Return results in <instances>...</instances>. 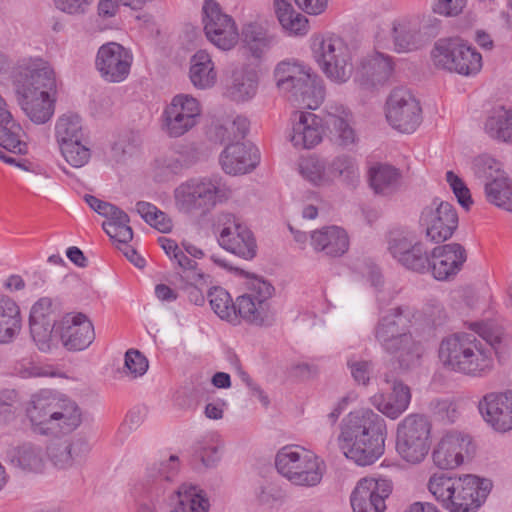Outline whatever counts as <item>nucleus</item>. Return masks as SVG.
<instances>
[{
	"mask_svg": "<svg viewBox=\"0 0 512 512\" xmlns=\"http://www.w3.org/2000/svg\"><path fill=\"white\" fill-rule=\"evenodd\" d=\"M432 424L423 414H409L397 425L396 451L408 463H421L428 455Z\"/></svg>",
	"mask_w": 512,
	"mask_h": 512,
	"instance_id": "obj_9",
	"label": "nucleus"
},
{
	"mask_svg": "<svg viewBox=\"0 0 512 512\" xmlns=\"http://www.w3.org/2000/svg\"><path fill=\"white\" fill-rule=\"evenodd\" d=\"M230 194V189L216 177L190 178L173 192L176 208L186 214L207 213Z\"/></svg>",
	"mask_w": 512,
	"mask_h": 512,
	"instance_id": "obj_8",
	"label": "nucleus"
},
{
	"mask_svg": "<svg viewBox=\"0 0 512 512\" xmlns=\"http://www.w3.org/2000/svg\"><path fill=\"white\" fill-rule=\"evenodd\" d=\"M59 147L61 154L72 167L81 168L90 160V148L83 143V140L64 144Z\"/></svg>",
	"mask_w": 512,
	"mask_h": 512,
	"instance_id": "obj_55",
	"label": "nucleus"
},
{
	"mask_svg": "<svg viewBox=\"0 0 512 512\" xmlns=\"http://www.w3.org/2000/svg\"><path fill=\"white\" fill-rule=\"evenodd\" d=\"M138 214L152 227L162 233L170 232L172 229L171 219L155 205L140 201L136 204Z\"/></svg>",
	"mask_w": 512,
	"mask_h": 512,
	"instance_id": "obj_53",
	"label": "nucleus"
},
{
	"mask_svg": "<svg viewBox=\"0 0 512 512\" xmlns=\"http://www.w3.org/2000/svg\"><path fill=\"white\" fill-rule=\"evenodd\" d=\"M388 250L403 267L417 273L430 271L431 253L421 241H416L412 233L396 231L391 233Z\"/></svg>",
	"mask_w": 512,
	"mask_h": 512,
	"instance_id": "obj_17",
	"label": "nucleus"
},
{
	"mask_svg": "<svg viewBox=\"0 0 512 512\" xmlns=\"http://www.w3.org/2000/svg\"><path fill=\"white\" fill-rule=\"evenodd\" d=\"M274 8L282 27L293 35H305L309 30L308 19L296 12L288 0H275Z\"/></svg>",
	"mask_w": 512,
	"mask_h": 512,
	"instance_id": "obj_43",
	"label": "nucleus"
},
{
	"mask_svg": "<svg viewBox=\"0 0 512 512\" xmlns=\"http://www.w3.org/2000/svg\"><path fill=\"white\" fill-rule=\"evenodd\" d=\"M16 96L22 111L35 124H44L54 115L56 93H16Z\"/></svg>",
	"mask_w": 512,
	"mask_h": 512,
	"instance_id": "obj_34",
	"label": "nucleus"
},
{
	"mask_svg": "<svg viewBox=\"0 0 512 512\" xmlns=\"http://www.w3.org/2000/svg\"><path fill=\"white\" fill-rule=\"evenodd\" d=\"M385 116L393 129L411 134L422 122V108L410 91L394 89L386 101Z\"/></svg>",
	"mask_w": 512,
	"mask_h": 512,
	"instance_id": "obj_15",
	"label": "nucleus"
},
{
	"mask_svg": "<svg viewBox=\"0 0 512 512\" xmlns=\"http://www.w3.org/2000/svg\"><path fill=\"white\" fill-rule=\"evenodd\" d=\"M312 56L324 76L332 83H347L354 74V50L333 33L311 37Z\"/></svg>",
	"mask_w": 512,
	"mask_h": 512,
	"instance_id": "obj_6",
	"label": "nucleus"
},
{
	"mask_svg": "<svg viewBox=\"0 0 512 512\" xmlns=\"http://www.w3.org/2000/svg\"><path fill=\"white\" fill-rule=\"evenodd\" d=\"M423 322L434 328L444 325L448 320V314L444 306L436 301H428L422 309Z\"/></svg>",
	"mask_w": 512,
	"mask_h": 512,
	"instance_id": "obj_59",
	"label": "nucleus"
},
{
	"mask_svg": "<svg viewBox=\"0 0 512 512\" xmlns=\"http://www.w3.org/2000/svg\"><path fill=\"white\" fill-rule=\"evenodd\" d=\"M475 176L484 182L493 181L496 178L506 177L502 163L489 155H480L473 160Z\"/></svg>",
	"mask_w": 512,
	"mask_h": 512,
	"instance_id": "obj_52",
	"label": "nucleus"
},
{
	"mask_svg": "<svg viewBox=\"0 0 512 512\" xmlns=\"http://www.w3.org/2000/svg\"><path fill=\"white\" fill-rule=\"evenodd\" d=\"M24 138L25 132L10 112L7 118L0 116V147L14 154H26L28 145Z\"/></svg>",
	"mask_w": 512,
	"mask_h": 512,
	"instance_id": "obj_42",
	"label": "nucleus"
},
{
	"mask_svg": "<svg viewBox=\"0 0 512 512\" xmlns=\"http://www.w3.org/2000/svg\"><path fill=\"white\" fill-rule=\"evenodd\" d=\"M475 449L469 434L453 430L441 437L433 450L432 459L440 469H455L462 465L466 458L472 457Z\"/></svg>",
	"mask_w": 512,
	"mask_h": 512,
	"instance_id": "obj_18",
	"label": "nucleus"
},
{
	"mask_svg": "<svg viewBox=\"0 0 512 512\" xmlns=\"http://www.w3.org/2000/svg\"><path fill=\"white\" fill-rule=\"evenodd\" d=\"M492 483L474 475L457 479L451 512H469L478 509L486 500Z\"/></svg>",
	"mask_w": 512,
	"mask_h": 512,
	"instance_id": "obj_26",
	"label": "nucleus"
},
{
	"mask_svg": "<svg viewBox=\"0 0 512 512\" xmlns=\"http://www.w3.org/2000/svg\"><path fill=\"white\" fill-rule=\"evenodd\" d=\"M328 177L329 185L336 180L348 184L354 183L359 178V167L355 158L342 154L328 161Z\"/></svg>",
	"mask_w": 512,
	"mask_h": 512,
	"instance_id": "obj_44",
	"label": "nucleus"
},
{
	"mask_svg": "<svg viewBox=\"0 0 512 512\" xmlns=\"http://www.w3.org/2000/svg\"><path fill=\"white\" fill-rule=\"evenodd\" d=\"M13 84L16 93H56L54 70L42 60L20 67L14 75Z\"/></svg>",
	"mask_w": 512,
	"mask_h": 512,
	"instance_id": "obj_21",
	"label": "nucleus"
},
{
	"mask_svg": "<svg viewBox=\"0 0 512 512\" xmlns=\"http://www.w3.org/2000/svg\"><path fill=\"white\" fill-rule=\"evenodd\" d=\"M55 137L59 146L84 139L82 119L74 113L60 116L55 124Z\"/></svg>",
	"mask_w": 512,
	"mask_h": 512,
	"instance_id": "obj_47",
	"label": "nucleus"
},
{
	"mask_svg": "<svg viewBox=\"0 0 512 512\" xmlns=\"http://www.w3.org/2000/svg\"><path fill=\"white\" fill-rule=\"evenodd\" d=\"M348 366L355 382L363 386H367L369 384L373 370L372 363L370 361H349Z\"/></svg>",
	"mask_w": 512,
	"mask_h": 512,
	"instance_id": "obj_64",
	"label": "nucleus"
},
{
	"mask_svg": "<svg viewBox=\"0 0 512 512\" xmlns=\"http://www.w3.org/2000/svg\"><path fill=\"white\" fill-rule=\"evenodd\" d=\"M478 409L495 431L505 433L512 430V389L485 394L478 403Z\"/></svg>",
	"mask_w": 512,
	"mask_h": 512,
	"instance_id": "obj_22",
	"label": "nucleus"
},
{
	"mask_svg": "<svg viewBox=\"0 0 512 512\" xmlns=\"http://www.w3.org/2000/svg\"><path fill=\"white\" fill-rule=\"evenodd\" d=\"M275 467L290 483L301 487L317 486L325 473V462L300 445L282 447L275 456Z\"/></svg>",
	"mask_w": 512,
	"mask_h": 512,
	"instance_id": "obj_7",
	"label": "nucleus"
},
{
	"mask_svg": "<svg viewBox=\"0 0 512 512\" xmlns=\"http://www.w3.org/2000/svg\"><path fill=\"white\" fill-rule=\"evenodd\" d=\"M446 180L449 183L454 195L456 196L459 204L468 209L473 203L470 191L461 178L458 177L453 171L446 173Z\"/></svg>",
	"mask_w": 512,
	"mask_h": 512,
	"instance_id": "obj_60",
	"label": "nucleus"
},
{
	"mask_svg": "<svg viewBox=\"0 0 512 512\" xmlns=\"http://www.w3.org/2000/svg\"><path fill=\"white\" fill-rule=\"evenodd\" d=\"M189 79L198 90H208L216 85L218 72L212 56L206 50L200 49L190 58Z\"/></svg>",
	"mask_w": 512,
	"mask_h": 512,
	"instance_id": "obj_35",
	"label": "nucleus"
},
{
	"mask_svg": "<svg viewBox=\"0 0 512 512\" xmlns=\"http://www.w3.org/2000/svg\"><path fill=\"white\" fill-rule=\"evenodd\" d=\"M26 417L35 434L69 433L81 424V412L71 399L50 390H41L27 403Z\"/></svg>",
	"mask_w": 512,
	"mask_h": 512,
	"instance_id": "obj_4",
	"label": "nucleus"
},
{
	"mask_svg": "<svg viewBox=\"0 0 512 512\" xmlns=\"http://www.w3.org/2000/svg\"><path fill=\"white\" fill-rule=\"evenodd\" d=\"M386 436L385 420L371 409H360L343 419L338 445L348 459L367 466L383 455Z\"/></svg>",
	"mask_w": 512,
	"mask_h": 512,
	"instance_id": "obj_2",
	"label": "nucleus"
},
{
	"mask_svg": "<svg viewBox=\"0 0 512 512\" xmlns=\"http://www.w3.org/2000/svg\"><path fill=\"white\" fill-rule=\"evenodd\" d=\"M419 226L427 240L442 243L451 238L458 227L457 211L449 202L436 198L422 209Z\"/></svg>",
	"mask_w": 512,
	"mask_h": 512,
	"instance_id": "obj_14",
	"label": "nucleus"
},
{
	"mask_svg": "<svg viewBox=\"0 0 512 512\" xmlns=\"http://www.w3.org/2000/svg\"><path fill=\"white\" fill-rule=\"evenodd\" d=\"M256 89L257 78L254 71L245 67L233 71L232 82L228 90L234 100L245 101L254 96Z\"/></svg>",
	"mask_w": 512,
	"mask_h": 512,
	"instance_id": "obj_45",
	"label": "nucleus"
},
{
	"mask_svg": "<svg viewBox=\"0 0 512 512\" xmlns=\"http://www.w3.org/2000/svg\"><path fill=\"white\" fill-rule=\"evenodd\" d=\"M19 402L18 392L6 389L0 392V423H6L14 417L15 405Z\"/></svg>",
	"mask_w": 512,
	"mask_h": 512,
	"instance_id": "obj_61",
	"label": "nucleus"
},
{
	"mask_svg": "<svg viewBox=\"0 0 512 512\" xmlns=\"http://www.w3.org/2000/svg\"><path fill=\"white\" fill-rule=\"evenodd\" d=\"M213 229L219 245L246 260L256 256L257 243L250 228L236 215L229 212L219 213Z\"/></svg>",
	"mask_w": 512,
	"mask_h": 512,
	"instance_id": "obj_11",
	"label": "nucleus"
},
{
	"mask_svg": "<svg viewBox=\"0 0 512 512\" xmlns=\"http://www.w3.org/2000/svg\"><path fill=\"white\" fill-rule=\"evenodd\" d=\"M370 401L379 412L394 420L408 409L411 391L405 384H396L395 387H392V393L388 397L384 393H376Z\"/></svg>",
	"mask_w": 512,
	"mask_h": 512,
	"instance_id": "obj_36",
	"label": "nucleus"
},
{
	"mask_svg": "<svg viewBox=\"0 0 512 512\" xmlns=\"http://www.w3.org/2000/svg\"><path fill=\"white\" fill-rule=\"evenodd\" d=\"M484 132L498 143L512 144V109H493L485 119Z\"/></svg>",
	"mask_w": 512,
	"mask_h": 512,
	"instance_id": "obj_41",
	"label": "nucleus"
},
{
	"mask_svg": "<svg viewBox=\"0 0 512 512\" xmlns=\"http://www.w3.org/2000/svg\"><path fill=\"white\" fill-rule=\"evenodd\" d=\"M178 468L179 461L175 455H171L167 460L154 463L147 470V483L157 479L169 481L176 475Z\"/></svg>",
	"mask_w": 512,
	"mask_h": 512,
	"instance_id": "obj_57",
	"label": "nucleus"
},
{
	"mask_svg": "<svg viewBox=\"0 0 512 512\" xmlns=\"http://www.w3.org/2000/svg\"><path fill=\"white\" fill-rule=\"evenodd\" d=\"M208 299L212 310L221 319L229 322L237 320L236 302L232 301L230 294L222 287H213L208 292Z\"/></svg>",
	"mask_w": 512,
	"mask_h": 512,
	"instance_id": "obj_50",
	"label": "nucleus"
},
{
	"mask_svg": "<svg viewBox=\"0 0 512 512\" xmlns=\"http://www.w3.org/2000/svg\"><path fill=\"white\" fill-rule=\"evenodd\" d=\"M273 76L278 90L296 106L314 110L324 99L322 80L311 67L299 60L280 61Z\"/></svg>",
	"mask_w": 512,
	"mask_h": 512,
	"instance_id": "obj_5",
	"label": "nucleus"
},
{
	"mask_svg": "<svg viewBox=\"0 0 512 512\" xmlns=\"http://www.w3.org/2000/svg\"><path fill=\"white\" fill-rule=\"evenodd\" d=\"M455 477H449L443 473L434 474L430 477L428 482V489L432 495L440 502L443 503L445 509L451 510L454 493L457 485Z\"/></svg>",
	"mask_w": 512,
	"mask_h": 512,
	"instance_id": "obj_49",
	"label": "nucleus"
},
{
	"mask_svg": "<svg viewBox=\"0 0 512 512\" xmlns=\"http://www.w3.org/2000/svg\"><path fill=\"white\" fill-rule=\"evenodd\" d=\"M132 52L116 42L103 44L97 52L95 66L101 78L109 83H120L130 74Z\"/></svg>",
	"mask_w": 512,
	"mask_h": 512,
	"instance_id": "obj_19",
	"label": "nucleus"
},
{
	"mask_svg": "<svg viewBox=\"0 0 512 512\" xmlns=\"http://www.w3.org/2000/svg\"><path fill=\"white\" fill-rule=\"evenodd\" d=\"M466 259V250L459 243L437 246L431 251L430 271L435 279L448 280L462 269Z\"/></svg>",
	"mask_w": 512,
	"mask_h": 512,
	"instance_id": "obj_27",
	"label": "nucleus"
},
{
	"mask_svg": "<svg viewBox=\"0 0 512 512\" xmlns=\"http://www.w3.org/2000/svg\"><path fill=\"white\" fill-rule=\"evenodd\" d=\"M292 130L289 139L298 149H312L323 137L322 119L312 112L295 111L291 117Z\"/></svg>",
	"mask_w": 512,
	"mask_h": 512,
	"instance_id": "obj_29",
	"label": "nucleus"
},
{
	"mask_svg": "<svg viewBox=\"0 0 512 512\" xmlns=\"http://www.w3.org/2000/svg\"><path fill=\"white\" fill-rule=\"evenodd\" d=\"M369 182L375 193L390 195L400 188L402 173L392 165L377 163L369 169Z\"/></svg>",
	"mask_w": 512,
	"mask_h": 512,
	"instance_id": "obj_39",
	"label": "nucleus"
},
{
	"mask_svg": "<svg viewBox=\"0 0 512 512\" xmlns=\"http://www.w3.org/2000/svg\"><path fill=\"white\" fill-rule=\"evenodd\" d=\"M197 161L196 150L188 145L178 144L155 160L154 178L167 182L181 175Z\"/></svg>",
	"mask_w": 512,
	"mask_h": 512,
	"instance_id": "obj_24",
	"label": "nucleus"
},
{
	"mask_svg": "<svg viewBox=\"0 0 512 512\" xmlns=\"http://www.w3.org/2000/svg\"><path fill=\"white\" fill-rule=\"evenodd\" d=\"M174 261L184 273H186V279L193 284H208L209 275L203 273L197 269V263L190 259L185 252L180 250L178 254L174 255Z\"/></svg>",
	"mask_w": 512,
	"mask_h": 512,
	"instance_id": "obj_56",
	"label": "nucleus"
},
{
	"mask_svg": "<svg viewBox=\"0 0 512 512\" xmlns=\"http://www.w3.org/2000/svg\"><path fill=\"white\" fill-rule=\"evenodd\" d=\"M472 332H458L442 339L439 359L449 371L469 377L482 378L494 369V354L501 335L483 321L469 322Z\"/></svg>",
	"mask_w": 512,
	"mask_h": 512,
	"instance_id": "obj_1",
	"label": "nucleus"
},
{
	"mask_svg": "<svg viewBox=\"0 0 512 512\" xmlns=\"http://www.w3.org/2000/svg\"><path fill=\"white\" fill-rule=\"evenodd\" d=\"M84 200L91 209L107 218L102 228L109 237L118 236L124 241L133 238L132 228L128 225L129 217L123 210L92 195H85Z\"/></svg>",
	"mask_w": 512,
	"mask_h": 512,
	"instance_id": "obj_30",
	"label": "nucleus"
},
{
	"mask_svg": "<svg viewBox=\"0 0 512 512\" xmlns=\"http://www.w3.org/2000/svg\"><path fill=\"white\" fill-rule=\"evenodd\" d=\"M273 287L259 277H250L246 281V292L236 299L237 318L262 326L271 320L269 299Z\"/></svg>",
	"mask_w": 512,
	"mask_h": 512,
	"instance_id": "obj_13",
	"label": "nucleus"
},
{
	"mask_svg": "<svg viewBox=\"0 0 512 512\" xmlns=\"http://www.w3.org/2000/svg\"><path fill=\"white\" fill-rule=\"evenodd\" d=\"M125 368L132 377L137 378L146 373L148 361L139 351L131 349L125 354Z\"/></svg>",
	"mask_w": 512,
	"mask_h": 512,
	"instance_id": "obj_62",
	"label": "nucleus"
},
{
	"mask_svg": "<svg viewBox=\"0 0 512 512\" xmlns=\"http://www.w3.org/2000/svg\"><path fill=\"white\" fill-rule=\"evenodd\" d=\"M31 336L39 350L46 352L51 348L55 321L29 322Z\"/></svg>",
	"mask_w": 512,
	"mask_h": 512,
	"instance_id": "obj_58",
	"label": "nucleus"
},
{
	"mask_svg": "<svg viewBox=\"0 0 512 512\" xmlns=\"http://www.w3.org/2000/svg\"><path fill=\"white\" fill-rule=\"evenodd\" d=\"M415 317L416 310L410 304L392 307L380 317L374 331L381 347L396 356L403 369L416 366L423 353L422 345L409 331Z\"/></svg>",
	"mask_w": 512,
	"mask_h": 512,
	"instance_id": "obj_3",
	"label": "nucleus"
},
{
	"mask_svg": "<svg viewBox=\"0 0 512 512\" xmlns=\"http://www.w3.org/2000/svg\"><path fill=\"white\" fill-rule=\"evenodd\" d=\"M78 446H82V443L53 444L48 447L46 454L57 469H68L73 466L76 460Z\"/></svg>",
	"mask_w": 512,
	"mask_h": 512,
	"instance_id": "obj_54",
	"label": "nucleus"
},
{
	"mask_svg": "<svg viewBox=\"0 0 512 512\" xmlns=\"http://www.w3.org/2000/svg\"><path fill=\"white\" fill-rule=\"evenodd\" d=\"M391 493L390 481L362 478L350 496L353 512H384L387 509L386 500Z\"/></svg>",
	"mask_w": 512,
	"mask_h": 512,
	"instance_id": "obj_20",
	"label": "nucleus"
},
{
	"mask_svg": "<svg viewBox=\"0 0 512 512\" xmlns=\"http://www.w3.org/2000/svg\"><path fill=\"white\" fill-rule=\"evenodd\" d=\"M220 163L227 174H245L252 171L259 163V152L251 144L235 142L228 145L222 152Z\"/></svg>",
	"mask_w": 512,
	"mask_h": 512,
	"instance_id": "obj_31",
	"label": "nucleus"
},
{
	"mask_svg": "<svg viewBox=\"0 0 512 512\" xmlns=\"http://www.w3.org/2000/svg\"><path fill=\"white\" fill-rule=\"evenodd\" d=\"M354 71L355 82L363 89H372L390 78L393 62L389 56L375 52L363 57Z\"/></svg>",
	"mask_w": 512,
	"mask_h": 512,
	"instance_id": "obj_28",
	"label": "nucleus"
},
{
	"mask_svg": "<svg viewBox=\"0 0 512 512\" xmlns=\"http://www.w3.org/2000/svg\"><path fill=\"white\" fill-rule=\"evenodd\" d=\"M310 244L316 252L329 257H341L349 249L348 233L342 227L331 225L312 231Z\"/></svg>",
	"mask_w": 512,
	"mask_h": 512,
	"instance_id": "obj_32",
	"label": "nucleus"
},
{
	"mask_svg": "<svg viewBox=\"0 0 512 512\" xmlns=\"http://www.w3.org/2000/svg\"><path fill=\"white\" fill-rule=\"evenodd\" d=\"M58 331L65 348L70 351L86 349L95 339L94 326L83 313H68L59 323Z\"/></svg>",
	"mask_w": 512,
	"mask_h": 512,
	"instance_id": "obj_25",
	"label": "nucleus"
},
{
	"mask_svg": "<svg viewBox=\"0 0 512 512\" xmlns=\"http://www.w3.org/2000/svg\"><path fill=\"white\" fill-rule=\"evenodd\" d=\"M433 64L463 76H474L482 68L481 54L461 38L438 40L431 51Z\"/></svg>",
	"mask_w": 512,
	"mask_h": 512,
	"instance_id": "obj_10",
	"label": "nucleus"
},
{
	"mask_svg": "<svg viewBox=\"0 0 512 512\" xmlns=\"http://www.w3.org/2000/svg\"><path fill=\"white\" fill-rule=\"evenodd\" d=\"M300 175L315 186L329 185L328 161L317 155H310L299 160Z\"/></svg>",
	"mask_w": 512,
	"mask_h": 512,
	"instance_id": "obj_46",
	"label": "nucleus"
},
{
	"mask_svg": "<svg viewBox=\"0 0 512 512\" xmlns=\"http://www.w3.org/2000/svg\"><path fill=\"white\" fill-rule=\"evenodd\" d=\"M486 199L507 211L512 209V181L508 176L488 181L484 187Z\"/></svg>",
	"mask_w": 512,
	"mask_h": 512,
	"instance_id": "obj_48",
	"label": "nucleus"
},
{
	"mask_svg": "<svg viewBox=\"0 0 512 512\" xmlns=\"http://www.w3.org/2000/svg\"><path fill=\"white\" fill-rule=\"evenodd\" d=\"M201 104L192 95L179 93L165 106L161 127L171 138H178L191 131L200 121Z\"/></svg>",
	"mask_w": 512,
	"mask_h": 512,
	"instance_id": "obj_12",
	"label": "nucleus"
},
{
	"mask_svg": "<svg viewBox=\"0 0 512 512\" xmlns=\"http://www.w3.org/2000/svg\"><path fill=\"white\" fill-rule=\"evenodd\" d=\"M22 318L18 304L0 295V344H8L20 333Z\"/></svg>",
	"mask_w": 512,
	"mask_h": 512,
	"instance_id": "obj_38",
	"label": "nucleus"
},
{
	"mask_svg": "<svg viewBox=\"0 0 512 512\" xmlns=\"http://www.w3.org/2000/svg\"><path fill=\"white\" fill-rule=\"evenodd\" d=\"M244 41L255 57H261L274 43V37L261 26L248 24L243 29Z\"/></svg>",
	"mask_w": 512,
	"mask_h": 512,
	"instance_id": "obj_51",
	"label": "nucleus"
},
{
	"mask_svg": "<svg viewBox=\"0 0 512 512\" xmlns=\"http://www.w3.org/2000/svg\"><path fill=\"white\" fill-rule=\"evenodd\" d=\"M202 23L207 39L219 49L230 50L237 44L239 33L235 21L216 1H204Z\"/></svg>",
	"mask_w": 512,
	"mask_h": 512,
	"instance_id": "obj_16",
	"label": "nucleus"
},
{
	"mask_svg": "<svg viewBox=\"0 0 512 512\" xmlns=\"http://www.w3.org/2000/svg\"><path fill=\"white\" fill-rule=\"evenodd\" d=\"M9 463L25 474H41L46 468V452L40 445L25 442L9 449Z\"/></svg>",
	"mask_w": 512,
	"mask_h": 512,
	"instance_id": "obj_33",
	"label": "nucleus"
},
{
	"mask_svg": "<svg viewBox=\"0 0 512 512\" xmlns=\"http://www.w3.org/2000/svg\"><path fill=\"white\" fill-rule=\"evenodd\" d=\"M326 125L333 133L336 142L342 147L356 144L357 135L351 127V113L341 105H332L327 109Z\"/></svg>",
	"mask_w": 512,
	"mask_h": 512,
	"instance_id": "obj_37",
	"label": "nucleus"
},
{
	"mask_svg": "<svg viewBox=\"0 0 512 512\" xmlns=\"http://www.w3.org/2000/svg\"><path fill=\"white\" fill-rule=\"evenodd\" d=\"M172 501L177 504L173 512H208L210 508L206 493L198 486L189 483L179 486Z\"/></svg>",
	"mask_w": 512,
	"mask_h": 512,
	"instance_id": "obj_40",
	"label": "nucleus"
},
{
	"mask_svg": "<svg viewBox=\"0 0 512 512\" xmlns=\"http://www.w3.org/2000/svg\"><path fill=\"white\" fill-rule=\"evenodd\" d=\"M52 314V300L48 297L40 298L31 308L29 322L55 321Z\"/></svg>",
	"mask_w": 512,
	"mask_h": 512,
	"instance_id": "obj_63",
	"label": "nucleus"
},
{
	"mask_svg": "<svg viewBox=\"0 0 512 512\" xmlns=\"http://www.w3.org/2000/svg\"><path fill=\"white\" fill-rule=\"evenodd\" d=\"M429 20L424 15H412L397 20L393 25V39L397 52L419 49L428 41Z\"/></svg>",
	"mask_w": 512,
	"mask_h": 512,
	"instance_id": "obj_23",
	"label": "nucleus"
}]
</instances>
